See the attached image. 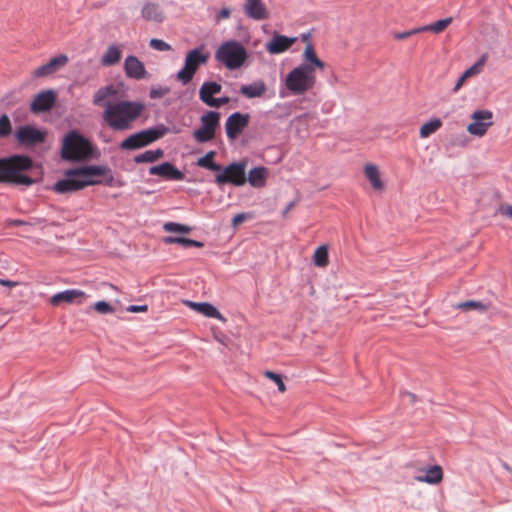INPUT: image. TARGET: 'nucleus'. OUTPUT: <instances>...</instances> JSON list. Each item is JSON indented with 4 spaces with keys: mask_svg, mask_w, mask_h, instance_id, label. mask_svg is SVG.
<instances>
[{
    "mask_svg": "<svg viewBox=\"0 0 512 512\" xmlns=\"http://www.w3.org/2000/svg\"><path fill=\"white\" fill-rule=\"evenodd\" d=\"M12 224L14 226H20V225L26 224V222H24L23 220H14V221H12Z\"/></svg>",
    "mask_w": 512,
    "mask_h": 512,
    "instance_id": "obj_55",
    "label": "nucleus"
},
{
    "mask_svg": "<svg viewBox=\"0 0 512 512\" xmlns=\"http://www.w3.org/2000/svg\"><path fill=\"white\" fill-rule=\"evenodd\" d=\"M149 46L157 51H170L172 49L171 45L165 42L162 39L153 38L149 42Z\"/></svg>",
    "mask_w": 512,
    "mask_h": 512,
    "instance_id": "obj_41",
    "label": "nucleus"
},
{
    "mask_svg": "<svg viewBox=\"0 0 512 512\" xmlns=\"http://www.w3.org/2000/svg\"><path fill=\"white\" fill-rule=\"evenodd\" d=\"M313 260L318 267H326L328 265V248L326 245H321L315 250Z\"/></svg>",
    "mask_w": 512,
    "mask_h": 512,
    "instance_id": "obj_36",
    "label": "nucleus"
},
{
    "mask_svg": "<svg viewBox=\"0 0 512 512\" xmlns=\"http://www.w3.org/2000/svg\"><path fill=\"white\" fill-rule=\"evenodd\" d=\"M18 284L19 283L16 282V281H11V280H8V279L0 278V285H2V286L13 288V287L18 286Z\"/></svg>",
    "mask_w": 512,
    "mask_h": 512,
    "instance_id": "obj_51",
    "label": "nucleus"
},
{
    "mask_svg": "<svg viewBox=\"0 0 512 512\" xmlns=\"http://www.w3.org/2000/svg\"><path fill=\"white\" fill-rule=\"evenodd\" d=\"M269 170L264 166H257L251 169L246 177L248 182L254 188H263L266 185Z\"/></svg>",
    "mask_w": 512,
    "mask_h": 512,
    "instance_id": "obj_22",
    "label": "nucleus"
},
{
    "mask_svg": "<svg viewBox=\"0 0 512 512\" xmlns=\"http://www.w3.org/2000/svg\"><path fill=\"white\" fill-rule=\"evenodd\" d=\"M496 213L510 217L512 219V206L511 205H501L496 210Z\"/></svg>",
    "mask_w": 512,
    "mask_h": 512,
    "instance_id": "obj_46",
    "label": "nucleus"
},
{
    "mask_svg": "<svg viewBox=\"0 0 512 512\" xmlns=\"http://www.w3.org/2000/svg\"><path fill=\"white\" fill-rule=\"evenodd\" d=\"M502 466H503V468H504V469H506L507 471H511V468H510V466H509L507 463H505V462H504V463H502Z\"/></svg>",
    "mask_w": 512,
    "mask_h": 512,
    "instance_id": "obj_56",
    "label": "nucleus"
},
{
    "mask_svg": "<svg viewBox=\"0 0 512 512\" xmlns=\"http://www.w3.org/2000/svg\"><path fill=\"white\" fill-rule=\"evenodd\" d=\"M404 396H405V397H408V398H409V400H410L411 402H415V400H416V395H415V394H413V393L406 392V393L404 394Z\"/></svg>",
    "mask_w": 512,
    "mask_h": 512,
    "instance_id": "obj_54",
    "label": "nucleus"
},
{
    "mask_svg": "<svg viewBox=\"0 0 512 512\" xmlns=\"http://www.w3.org/2000/svg\"><path fill=\"white\" fill-rule=\"evenodd\" d=\"M55 103V93L53 90H45L37 95L31 102L30 110L33 113L46 112L52 108Z\"/></svg>",
    "mask_w": 512,
    "mask_h": 512,
    "instance_id": "obj_19",
    "label": "nucleus"
},
{
    "mask_svg": "<svg viewBox=\"0 0 512 512\" xmlns=\"http://www.w3.org/2000/svg\"><path fill=\"white\" fill-rule=\"evenodd\" d=\"M118 87L107 85L99 88L93 96V104L104 106L102 119L113 131H127L133 128L145 105L140 101L117 100Z\"/></svg>",
    "mask_w": 512,
    "mask_h": 512,
    "instance_id": "obj_1",
    "label": "nucleus"
},
{
    "mask_svg": "<svg viewBox=\"0 0 512 512\" xmlns=\"http://www.w3.org/2000/svg\"><path fill=\"white\" fill-rule=\"evenodd\" d=\"M248 59L244 45L237 40H227L215 51V60L228 70L241 68Z\"/></svg>",
    "mask_w": 512,
    "mask_h": 512,
    "instance_id": "obj_4",
    "label": "nucleus"
},
{
    "mask_svg": "<svg viewBox=\"0 0 512 512\" xmlns=\"http://www.w3.org/2000/svg\"><path fill=\"white\" fill-rule=\"evenodd\" d=\"M422 31L420 30V27H417V28H414V29H411V30H408V31H404V32H397L394 34V38L397 39V40H402V39H406L412 35H415V34H418V33H421Z\"/></svg>",
    "mask_w": 512,
    "mask_h": 512,
    "instance_id": "obj_45",
    "label": "nucleus"
},
{
    "mask_svg": "<svg viewBox=\"0 0 512 512\" xmlns=\"http://www.w3.org/2000/svg\"><path fill=\"white\" fill-rule=\"evenodd\" d=\"M316 72L306 65H298L285 77L284 84L292 95H303L316 84Z\"/></svg>",
    "mask_w": 512,
    "mask_h": 512,
    "instance_id": "obj_5",
    "label": "nucleus"
},
{
    "mask_svg": "<svg viewBox=\"0 0 512 512\" xmlns=\"http://www.w3.org/2000/svg\"><path fill=\"white\" fill-rule=\"evenodd\" d=\"M247 218V214L245 213H239V214H236L233 219H232V225L234 227L238 226L239 224H241L243 221H245Z\"/></svg>",
    "mask_w": 512,
    "mask_h": 512,
    "instance_id": "obj_49",
    "label": "nucleus"
},
{
    "mask_svg": "<svg viewBox=\"0 0 512 512\" xmlns=\"http://www.w3.org/2000/svg\"><path fill=\"white\" fill-rule=\"evenodd\" d=\"M186 305L188 307H190L191 309H193L194 311H196L206 317L214 318V319H218V320H224V317L218 311V309L210 303L186 301Z\"/></svg>",
    "mask_w": 512,
    "mask_h": 512,
    "instance_id": "obj_23",
    "label": "nucleus"
},
{
    "mask_svg": "<svg viewBox=\"0 0 512 512\" xmlns=\"http://www.w3.org/2000/svg\"><path fill=\"white\" fill-rule=\"evenodd\" d=\"M169 92V89L166 87H152L149 92V96L151 99H157L165 96Z\"/></svg>",
    "mask_w": 512,
    "mask_h": 512,
    "instance_id": "obj_44",
    "label": "nucleus"
},
{
    "mask_svg": "<svg viewBox=\"0 0 512 512\" xmlns=\"http://www.w3.org/2000/svg\"><path fill=\"white\" fill-rule=\"evenodd\" d=\"M122 56V50L118 45H110L101 57L103 66H113L117 64Z\"/></svg>",
    "mask_w": 512,
    "mask_h": 512,
    "instance_id": "obj_29",
    "label": "nucleus"
},
{
    "mask_svg": "<svg viewBox=\"0 0 512 512\" xmlns=\"http://www.w3.org/2000/svg\"><path fill=\"white\" fill-rule=\"evenodd\" d=\"M250 120L248 113L234 112L225 122V132L227 138L235 140L239 134L247 127Z\"/></svg>",
    "mask_w": 512,
    "mask_h": 512,
    "instance_id": "obj_14",
    "label": "nucleus"
},
{
    "mask_svg": "<svg viewBox=\"0 0 512 512\" xmlns=\"http://www.w3.org/2000/svg\"><path fill=\"white\" fill-rule=\"evenodd\" d=\"M230 101L229 97L223 96L220 98H215L214 102H212L211 107L220 108L221 106L227 104Z\"/></svg>",
    "mask_w": 512,
    "mask_h": 512,
    "instance_id": "obj_48",
    "label": "nucleus"
},
{
    "mask_svg": "<svg viewBox=\"0 0 512 512\" xmlns=\"http://www.w3.org/2000/svg\"><path fill=\"white\" fill-rule=\"evenodd\" d=\"M443 478V470L439 465L428 467L423 474L417 475L415 479L428 484H438Z\"/></svg>",
    "mask_w": 512,
    "mask_h": 512,
    "instance_id": "obj_27",
    "label": "nucleus"
},
{
    "mask_svg": "<svg viewBox=\"0 0 512 512\" xmlns=\"http://www.w3.org/2000/svg\"><path fill=\"white\" fill-rule=\"evenodd\" d=\"M265 376L267 378L271 379L272 381H274V383L277 385L278 390L280 392H285L286 391V386H285V384H284L280 374H277V373L272 372V371H266L265 372Z\"/></svg>",
    "mask_w": 512,
    "mask_h": 512,
    "instance_id": "obj_42",
    "label": "nucleus"
},
{
    "mask_svg": "<svg viewBox=\"0 0 512 512\" xmlns=\"http://www.w3.org/2000/svg\"><path fill=\"white\" fill-rule=\"evenodd\" d=\"M294 206H295V201L289 202L287 204L286 208L282 212L283 217H286L287 214L291 211V209H293Z\"/></svg>",
    "mask_w": 512,
    "mask_h": 512,
    "instance_id": "obj_53",
    "label": "nucleus"
},
{
    "mask_svg": "<svg viewBox=\"0 0 512 512\" xmlns=\"http://www.w3.org/2000/svg\"><path fill=\"white\" fill-rule=\"evenodd\" d=\"M65 175H79L81 179L98 181L95 185L113 186L115 180L111 168L107 165H87L68 169Z\"/></svg>",
    "mask_w": 512,
    "mask_h": 512,
    "instance_id": "obj_8",
    "label": "nucleus"
},
{
    "mask_svg": "<svg viewBox=\"0 0 512 512\" xmlns=\"http://www.w3.org/2000/svg\"><path fill=\"white\" fill-rule=\"evenodd\" d=\"M126 310L131 313L146 312L148 310L147 305H129Z\"/></svg>",
    "mask_w": 512,
    "mask_h": 512,
    "instance_id": "obj_47",
    "label": "nucleus"
},
{
    "mask_svg": "<svg viewBox=\"0 0 512 512\" xmlns=\"http://www.w3.org/2000/svg\"><path fill=\"white\" fill-rule=\"evenodd\" d=\"M68 62V57L65 54L58 55L50 59L46 64L38 67L33 71V76L36 78L45 77L53 74L59 68L65 66Z\"/></svg>",
    "mask_w": 512,
    "mask_h": 512,
    "instance_id": "obj_20",
    "label": "nucleus"
},
{
    "mask_svg": "<svg viewBox=\"0 0 512 512\" xmlns=\"http://www.w3.org/2000/svg\"><path fill=\"white\" fill-rule=\"evenodd\" d=\"M296 41V37H288L274 32L271 40L265 44V49L272 55L281 54L287 51Z\"/></svg>",
    "mask_w": 512,
    "mask_h": 512,
    "instance_id": "obj_15",
    "label": "nucleus"
},
{
    "mask_svg": "<svg viewBox=\"0 0 512 512\" xmlns=\"http://www.w3.org/2000/svg\"><path fill=\"white\" fill-rule=\"evenodd\" d=\"M300 65L308 66L312 71L323 70L325 63L317 56L313 46L308 44L303 53V62Z\"/></svg>",
    "mask_w": 512,
    "mask_h": 512,
    "instance_id": "obj_24",
    "label": "nucleus"
},
{
    "mask_svg": "<svg viewBox=\"0 0 512 512\" xmlns=\"http://www.w3.org/2000/svg\"><path fill=\"white\" fill-rule=\"evenodd\" d=\"M164 242L167 244H180L184 247H197L202 248L204 244L200 241L184 238V237H176V236H169L164 239Z\"/></svg>",
    "mask_w": 512,
    "mask_h": 512,
    "instance_id": "obj_33",
    "label": "nucleus"
},
{
    "mask_svg": "<svg viewBox=\"0 0 512 512\" xmlns=\"http://www.w3.org/2000/svg\"><path fill=\"white\" fill-rule=\"evenodd\" d=\"M84 296V292L78 289H67L65 291L56 293L51 298V304L54 306H58L62 303H73L78 298Z\"/></svg>",
    "mask_w": 512,
    "mask_h": 512,
    "instance_id": "obj_26",
    "label": "nucleus"
},
{
    "mask_svg": "<svg viewBox=\"0 0 512 512\" xmlns=\"http://www.w3.org/2000/svg\"><path fill=\"white\" fill-rule=\"evenodd\" d=\"M12 126L9 117L6 114L0 116V137H7L11 134Z\"/></svg>",
    "mask_w": 512,
    "mask_h": 512,
    "instance_id": "obj_40",
    "label": "nucleus"
},
{
    "mask_svg": "<svg viewBox=\"0 0 512 512\" xmlns=\"http://www.w3.org/2000/svg\"><path fill=\"white\" fill-rule=\"evenodd\" d=\"M486 59L487 56L482 55L481 58L474 65L468 68L462 75L467 79L469 77L479 74L486 62Z\"/></svg>",
    "mask_w": 512,
    "mask_h": 512,
    "instance_id": "obj_38",
    "label": "nucleus"
},
{
    "mask_svg": "<svg viewBox=\"0 0 512 512\" xmlns=\"http://www.w3.org/2000/svg\"><path fill=\"white\" fill-rule=\"evenodd\" d=\"M267 87L263 80H256L250 84H243L240 87V93L246 98H258L264 95Z\"/></svg>",
    "mask_w": 512,
    "mask_h": 512,
    "instance_id": "obj_25",
    "label": "nucleus"
},
{
    "mask_svg": "<svg viewBox=\"0 0 512 512\" xmlns=\"http://www.w3.org/2000/svg\"><path fill=\"white\" fill-rule=\"evenodd\" d=\"M221 90L222 85L220 83L215 81H206L199 89V98L204 104L211 107L212 102L215 100L213 96L219 94Z\"/></svg>",
    "mask_w": 512,
    "mask_h": 512,
    "instance_id": "obj_21",
    "label": "nucleus"
},
{
    "mask_svg": "<svg viewBox=\"0 0 512 512\" xmlns=\"http://www.w3.org/2000/svg\"><path fill=\"white\" fill-rule=\"evenodd\" d=\"M141 15L146 21L161 23L164 20V15L159 5L151 2L144 4Z\"/></svg>",
    "mask_w": 512,
    "mask_h": 512,
    "instance_id": "obj_28",
    "label": "nucleus"
},
{
    "mask_svg": "<svg viewBox=\"0 0 512 512\" xmlns=\"http://www.w3.org/2000/svg\"><path fill=\"white\" fill-rule=\"evenodd\" d=\"M94 309L101 314H111L114 312V308L106 301L96 302Z\"/></svg>",
    "mask_w": 512,
    "mask_h": 512,
    "instance_id": "obj_43",
    "label": "nucleus"
},
{
    "mask_svg": "<svg viewBox=\"0 0 512 512\" xmlns=\"http://www.w3.org/2000/svg\"><path fill=\"white\" fill-rule=\"evenodd\" d=\"M466 78L462 75L456 82L454 88H453V91L454 92H457L461 87L462 85L464 84Z\"/></svg>",
    "mask_w": 512,
    "mask_h": 512,
    "instance_id": "obj_52",
    "label": "nucleus"
},
{
    "mask_svg": "<svg viewBox=\"0 0 512 512\" xmlns=\"http://www.w3.org/2000/svg\"><path fill=\"white\" fill-rule=\"evenodd\" d=\"M164 155V152L162 149L158 148V149H155V150H147L141 154H138L136 155L134 158H133V161L136 163V164H141V163H154L156 162L157 160H159L160 158H162Z\"/></svg>",
    "mask_w": 512,
    "mask_h": 512,
    "instance_id": "obj_30",
    "label": "nucleus"
},
{
    "mask_svg": "<svg viewBox=\"0 0 512 512\" xmlns=\"http://www.w3.org/2000/svg\"><path fill=\"white\" fill-rule=\"evenodd\" d=\"M215 151L211 150L207 152L203 157L197 160V165L201 168L208 169L213 172L219 173L222 171V166L216 162H214Z\"/></svg>",
    "mask_w": 512,
    "mask_h": 512,
    "instance_id": "obj_31",
    "label": "nucleus"
},
{
    "mask_svg": "<svg viewBox=\"0 0 512 512\" xmlns=\"http://www.w3.org/2000/svg\"><path fill=\"white\" fill-rule=\"evenodd\" d=\"M210 58L209 52L203 46L196 47L186 54L184 67L178 71L176 78L183 85L188 84L198 68L207 64Z\"/></svg>",
    "mask_w": 512,
    "mask_h": 512,
    "instance_id": "obj_7",
    "label": "nucleus"
},
{
    "mask_svg": "<svg viewBox=\"0 0 512 512\" xmlns=\"http://www.w3.org/2000/svg\"><path fill=\"white\" fill-rule=\"evenodd\" d=\"M46 133L32 125L20 126L15 132V138L20 145L31 147L45 141Z\"/></svg>",
    "mask_w": 512,
    "mask_h": 512,
    "instance_id": "obj_11",
    "label": "nucleus"
},
{
    "mask_svg": "<svg viewBox=\"0 0 512 512\" xmlns=\"http://www.w3.org/2000/svg\"><path fill=\"white\" fill-rule=\"evenodd\" d=\"M365 175L374 189L380 190L383 188V183L380 179V173L376 165L367 164L365 166Z\"/></svg>",
    "mask_w": 512,
    "mask_h": 512,
    "instance_id": "obj_32",
    "label": "nucleus"
},
{
    "mask_svg": "<svg viewBox=\"0 0 512 512\" xmlns=\"http://www.w3.org/2000/svg\"><path fill=\"white\" fill-rule=\"evenodd\" d=\"M442 126L440 119H432L429 122L423 124L420 128L419 134L421 138H427L435 133Z\"/></svg>",
    "mask_w": 512,
    "mask_h": 512,
    "instance_id": "obj_35",
    "label": "nucleus"
},
{
    "mask_svg": "<svg viewBox=\"0 0 512 512\" xmlns=\"http://www.w3.org/2000/svg\"><path fill=\"white\" fill-rule=\"evenodd\" d=\"M149 174L157 175L166 180H173V181H182L185 178V174L182 171H180L179 169H177L170 162H163L159 165L150 167Z\"/></svg>",
    "mask_w": 512,
    "mask_h": 512,
    "instance_id": "obj_17",
    "label": "nucleus"
},
{
    "mask_svg": "<svg viewBox=\"0 0 512 512\" xmlns=\"http://www.w3.org/2000/svg\"><path fill=\"white\" fill-rule=\"evenodd\" d=\"M33 161L26 155H14L0 159V183H12L16 185L31 186L34 179L24 172L31 169Z\"/></svg>",
    "mask_w": 512,
    "mask_h": 512,
    "instance_id": "obj_2",
    "label": "nucleus"
},
{
    "mask_svg": "<svg viewBox=\"0 0 512 512\" xmlns=\"http://www.w3.org/2000/svg\"><path fill=\"white\" fill-rule=\"evenodd\" d=\"M471 119L473 122L467 126V131L471 135L482 137L492 125V112L489 110H476L471 115Z\"/></svg>",
    "mask_w": 512,
    "mask_h": 512,
    "instance_id": "obj_13",
    "label": "nucleus"
},
{
    "mask_svg": "<svg viewBox=\"0 0 512 512\" xmlns=\"http://www.w3.org/2000/svg\"><path fill=\"white\" fill-rule=\"evenodd\" d=\"M243 11L248 18L255 21L266 20L270 15L262 0H245Z\"/></svg>",
    "mask_w": 512,
    "mask_h": 512,
    "instance_id": "obj_18",
    "label": "nucleus"
},
{
    "mask_svg": "<svg viewBox=\"0 0 512 512\" xmlns=\"http://www.w3.org/2000/svg\"><path fill=\"white\" fill-rule=\"evenodd\" d=\"M452 20H453L452 17L441 19L432 24L421 26L420 30L422 32L431 31L434 33H441L442 31H444L447 28V26H449L451 24Z\"/></svg>",
    "mask_w": 512,
    "mask_h": 512,
    "instance_id": "obj_34",
    "label": "nucleus"
},
{
    "mask_svg": "<svg viewBox=\"0 0 512 512\" xmlns=\"http://www.w3.org/2000/svg\"><path fill=\"white\" fill-rule=\"evenodd\" d=\"M230 17V9L229 8H222L216 15V20L220 21L222 19H227Z\"/></svg>",
    "mask_w": 512,
    "mask_h": 512,
    "instance_id": "obj_50",
    "label": "nucleus"
},
{
    "mask_svg": "<svg viewBox=\"0 0 512 512\" xmlns=\"http://www.w3.org/2000/svg\"><path fill=\"white\" fill-rule=\"evenodd\" d=\"M123 69L125 75L130 79L141 80L148 78V72L144 64L136 56H127L124 60Z\"/></svg>",
    "mask_w": 512,
    "mask_h": 512,
    "instance_id": "obj_16",
    "label": "nucleus"
},
{
    "mask_svg": "<svg viewBox=\"0 0 512 512\" xmlns=\"http://www.w3.org/2000/svg\"><path fill=\"white\" fill-rule=\"evenodd\" d=\"M98 181L81 179L79 175H66L65 179L57 181L53 186V191L58 194L79 191L87 186H93Z\"/></svg>",
    "mask_w": 512,
    "mask_h": 512,
    "instance_id": "obj_12",
    "label": "nucleus"
},
{
    "mask_svg": "<svg viewBox=\"0 0 512 512\" xmlns=\"http://www.w3.org/2000/svg\"><path fill=\"white\" fill-rule=\"evenodd\" d=\"M246 167L245 160L232 162L216 174L214 181L218 186L225 184L236 187L243 186L246 183Z\"/></svg>",
    "mask_w": 512,
    "mask_h": 512,
    "instance_id": "obj_9",
    "label": "nucleus"
},
{
    "mask_svg": "<svg viewBox=\"0 0 512 512\" xmlns=\"http://www.w3.org/2000/svg\"><path fill=\"white\" fill-rule=\"evenodd\" d=\"M91 142L77 131H70L63 139L61 157L68 161H84L93 156Z\"/></svg>",
    "mask_w": 512,
    "mask_h": 512,
    "instance_id": "obj_3",
    "label": "nucleus"
},
{
    "mask_svg": "<svg viewBox=\"0 0 512 512\" xmlns=\"http://www.w3.org/2000/svg\"><path fill=\"white\" fill-rule=\"evenodd\" d=\"M455 308L461 310H479L481 312H485L488 309V306L481 301L469 300L465 302H460L455 305Z\"/></svg>",
    "mask_w": 512,
    "mask_h": 512,
    "instance_id": "obj_37",
    "label": "nucleus"
},
{
    "mask_svg": "<svg viewBox=\"0 0 512 512\" xmlns=\"http://www.w3.org/2000/svg\"><path fill=\"white\" fill-rule=\"evenodd\" d=\"M163 228L167 232H179V233H189L192 230V228L187 225L179 224V223H175V222H167L164 224Z\"/></svg>",
    "mask_w": 512,
    "mask_h": 512,
    "instance_id": "obj_39",
    "label": "nucleus"
},
{
    "mask_svg": "<svg viewBox=\"0 0 512 512\" xmlns=\"http://www.w3.org/2000/svg\"><path fill=\"white\" fill-rule=\"evenodd\" d=\"M168 132V128L163 124L148 128L137 133L131 134L124 139L119 147L122 150H136L148 146L157 141Z\"/></svg>",
    "mask_w": 512,
    "mask_h": 512,
    "instance_id": "obj_6",
    "label": "nucleus"
},
{
    "mask_svg": "<svg viewBox=\"0 0 512 512\" xmlns=\"http://www.w3.org/2000/svg\"><path fill=\"white\" fill-rule=\"evenodd\" d=\"M200 122L201 126L193 131L194 140L201 144L212 141L220 124V113L208 111L201 116Z\"/></svg>",
    "mask_w": 512,
    "mask_h": 512,
    "instance_id": "obj_10",
    "label": "nucleus"
}]
</instances>
